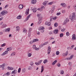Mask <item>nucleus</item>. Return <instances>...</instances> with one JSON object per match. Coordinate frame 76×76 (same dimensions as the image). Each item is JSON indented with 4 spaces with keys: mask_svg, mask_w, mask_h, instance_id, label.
I'll return each instance as SVG.
<instances>
[{
    "mask_svg": "<svg viewBox=\"0 0 76 76\" xmlns=\"http://www.w3.org/2000/svg\"><path fill=\"white\" fill-rule=\"evenodd\" d=\"M66 36L67 37L69 36V32H66Z\"/></svg>",
    "mask_w": 76,
    "mask_h": 76,
    "instance_id": "603ef678",
    "label": "nucleus"
},
{
    "mask_svg": "<svg viewBox=\"0 0 76 76\" xmlns=\"http://www.w3.org/2000/svg\"><path fill=\"white\" fill-rule=\"evenodd\" d=\"M47 63H48V59H46L44 60L43 63L44 64H46Z\"/></svg>",
    "mask_w": 76,
    "mask_h": 76,
    "instance_id": "6ab92c4d",
    "label": "nucleus"
},
{
    "mask_svg": "<svg viewBox=\"0 0 76 76\" xmlns=\"http://www.w3.org/2000/svg\"><path fill=\"white\" fill-rule=\"evenodd\" d=\"M57 66L58 67H59L61 66V64H57Z\"/></svg>",
    "mask_w": 76,
    "mask_h": 76,
    "instance_id": "680f3d73",
    "label": "nucleus"
},
{
    "mask_svg": "<svg viewBox=\"0 0 76 76\" xmlns=\"http://www.w3.org/2000/svg\"><path fill=\"white\" fill-rule=\"evenodd\" d=\"M54 26L55 27H57L58 26V24L57 23H56L54 24Z\"/></svg>",
    "mask_w": 76,
    "mask_h": 76,
    "instance_id": "a18cd8bd",
    "label": "nucleus"
},
{
    "mask_svg": "<svg viewBox=\"0 0 76 76\" xmlns=\"http://www.w3.org/2000/svg\"><path fill=\"white\" fill-rule=\"evenodd\" d=\"M21 71V68H19L18 69V73H20V71Z\"/></svg>",
    "mask_w": 76,
    "mask_h": 76,
    "instance_id": "a19ab883",
    "label": "nucleus"
},
{
    "mask_svg": "<svg viewBox=\"0 0 76 76\" xmlns=\"http://www.w3.org/2000/svg\"><path fill=\"white\" fill-rule=\"evenodd\" d=\"M70 7H71L69 5L68 6H67V8L69 9L70 8Z\"/></svg>",
    "mask_w": 76,
    "mask_h": 76,
    "instance_id": "774afa93",
    "label": "nucleus"
},
{
    "mask_svg": "<svg viewBox=\"0 0 76 76\" xmlns=\"http://www.w3.org/2000/svg\"><path fill=\"white\" fill-rule=\"evenodd\" d=\"M73 57H74V55H71L69 58H66V60H70L73 58Z\"/></svg>",
    "mask_w": 76,
    "mask_h": 76,
    "instance_id": "423d86ee",
    "label": "nucleus"
},
{
    "mask_svg": "<svg viewBox=\"0 0 76 76\" xmlns=\"http://www.w3.org/2000/svg\"><path fill=\"white\" fill-rule=\"evenodd\" d=\"M31 17V14H30L28 17L26 18V21H27L28 19H29V18Z\"/></svg>",
    "mask_w": 76,
    "mask_h": 76,
    "instance_id": "b1692460",
    "label": "nucleus"
},
{
    "mask_svg": "<svg viewBox=\"0 0 76 76\" xmlns=\"http://www.w3.org/2000/svg\"><path fill=\"white\" fill-rule=\"evenodd\" d=\"M42 60H41L40 61H39L38 63L40 64L42 63Z\"/></svg>",
    "mask_w": 76,
    "mask_h": 76,
    "instance_id": "052dcab7",
    "label": "nucleus"
},
{
    "mask_svg": "<svg viewBox=\"0 0 76 76\" xmlns=\"http://www.w3.org/2000/svg\"><path fill=\"white\" fill-rule=\"evenodd\" d=\"M7 50L8 51H10L12 50V48H7Z\"/></svg>",
    "mask_w": 76,
    "mask_h": 76,
    "instance_id": "72a5a7b5",
    "label": "nucleus"
},
{
    "mask_svg": "<svg viewBox=\"0 0 76 76\" xmlns=\"http://www.w3.org/2000/svg\"><path fill=\"white\" fill-rule=\"evenodd\" d=\"M57 62V60H55L54 62L52 63V65H55V64H56V62Z\"/></svg>",
    "mask_w": 76,
    "mask_h": 76,
    "instance_id": "cd10ccee",
    "label": "nucleus"
},
{
    "mask_svg": "<svg viewBox=\"0 0 76 76\" xmlns=\"http://www.w3.org/2000/svg\"><path fill=\"white\" fill-rule=\"evenodd\" d=\"M60 5L62 7H67V5L66 3H62L60 4Z\"/></svg>",
    "mask_w": 76,
    "mask_h": 76,
    "instance_id": "39448f33",
    "label": "nucleus"
},
{
    "mask_svg": "<svg viewBox=\"0 0 76 76\" xmlns=\"http://www.w3.org/2000/svg\"><path fill=\"white\" fill-rule=\"evenodd\" d=\"M10 28H6L5 30V32H9V31H10Z\"/></svg>",
    "mask_w": 76,
    "mask_h": 76,
    "instance_id": "5701e85b",
    "label": "nucleus"
},
{
    "mask_svg": "<svg viewBox=\"0 0 76 76\" xmlns=\"http://www.w3.org/2000/svg\"><path fill=\"white\" fill-rule=\"evenodd\" d=\"M65 21L66 23H67V22L69 21V19L67 18H66V19L65 20Z\"/></svg>",
    "mask_w": 76,
    "mask_h": 76,
    "instance_id": "5fc2aeb1",
    "label": "nucleus"
},
{
    "mask_svg": "<svg viewBox=\"0 0 76 76\" xmlns=\"http://www.w3.org/2000/svg\"><path fill=\"white\" fill-rule=\"evenodd\" d=\"M7 13H8V12L7 10H4L1 12L0 15H2V16H4V15H6Z\"/></svg>",
    "mask_w": 76,
    "mask_h": 76,
    "instance_id": "f03ea898",
    "label": "nucleus"
},
{
    "mask_svg": "<svg viewBox=\"0 0 76 76\" xmlns=\"http://www.w3.org/2000/svg\"><path fill=\"white\" fill-rule=\"evenodd\" d=\"M45 28L43 26H40V28H39V30L41 31V30H43Z\"/></svg>",
    "mask_w": 76,
    "mask_h": 76,
    "instance_id": "412c9836",
    "label": "nucleus"
},
{
    "mask_svg": "<svg viewBox=\"0 0 76 76\" xmlns=\"http://www.w3.org/2000/svg\"><path fill=\"white\" fill-rule=\"evenodd\" d=\"M31 3L32 4H35L37 3V0H31Z\"/></svg>",
    "mask_w": 76,
    "mask_h": 76,
    "instance_id": "2eb2a0df",
    "label": "nucleus"
},
{
    "mask_svg": "<svg viewBox=\"0 0 76 76\" xmlns=\"http://www.w3.org/2000/svg\"><path fill=\"white\" fill-rule=\"evenodd\" d=\"M31 37V33L29 32L28 34V37Z\"/></svg>",
    "mask_w": 76,
    "mask_h": 76,
    "instance_id": "e2e57ef3",
    "label": "nucleus"
},
{
    "mask_svg": "<svg viewBox=\"0 0 76 76\" xmlns=\"http://www.w3.org/2000/svg\"><path fill=\"white\" fill-rule=\"evenodd\" d=\"M54 34H57L58 32V29L55 30L53 31Z\"/></svg>",
    "mask_w": 76,
    "mask_h": 76,
    "instance_id": "f3484780",
    "label": "nucleus"
},
{
    "mask_svg": "<svg viewBox=\"0 0 76 76\" xmlns=\"http://www.w3.org/2000/svg\"><path fill=\"white\" fill-rule=\"evenodd\" d=\"M1 67L3 68L5 66H6V64H4L2 65H1Z\"/></svg>",
    "mask_w": 76,
    "mask_h": 76,
    "instance_id": "58836bf2",
    "label": "nucleus"
},
{
    "mask_svg": "<svg viewBox=\"0 0 76 76\" xmlns=\"http://www.w3.org/2000/svg\"><path fill=\"white\" fill-rule=\"evenodd\" d=\"M42 4L44 5V6H46V4H47V2L45 1Z\"/></svg>",
    "mask_w": 76,
    "mask_h": 76,
    "instance_id": "49530a36",
    "label": "nucleus"
},
{
    "mask_svg": "<svg viewBox=\"0 0 76 76\" xmlns=\"http://www.w3.org/2000/svg\"><path fill=\"white\" fill-rule=\"evenodd\" d=\"M30 65L31 66H33V65H34V63L32 61H31L30 63Z\"/></svg>",
    "mask_w": 76,
    "mask_h": 76,
    "instance_id": "c9c22d12",
    "label": "nucleus"
},
{
    "mask_svg": "<svg viewBox=\"0 0 76 76\" xmlns=\"http://www.w3.org/2000/svg\"><path fill=\"white\" fill-rule=\"evenodd\" d=\"M54 2L52 1L51 2H49L48 3V5H52V4H54Z\"/></svg>",
    "mask_w": 76,
    "mask_h": 76,
    "instance_id": "c756f323",
    "label": "nucleus"
},
{
    "mask_svg": "<svg viewBox=\"0 0 76 76\" xmlns=\"http://www.w3.org/2000/svg\"><path fill=\"white\" fill-rule=\"evenodd\" d=\"M26 71V68H23L22 69V72L23 73H25V72Z\"/></svg>",
    "mask_w": 76,
    "mask_h": 76,
    "instance_id": "a878e982",
    "label": "nucleus"
},
{
    "mask_svg": "<svg viewBox=\"0 0 76 76\" xmlns=\"http://www.w3.org/2000/svg\"><path fill=\"white\" fill-rule=\"evenodd\" d=\"M41 23V20H39V21L37 23V24L39 25V24H40Z\"/></svg>",
    "mask_w": 76,
    "mask_h": 76,
    "instance_id": "09e8293b",
    "label": "nucleus"
},
{
    "mask_svg": "<svg viewBox=\"0 0 76 76\" xmlns=\"http://www.w3.org/2000/svg\"><path fill=\"white\" fill-rule=\"evenodd\" d=\"M33 42H37L38 41H39V40L37 39H33Z\"/></svg>",
    "mask_w": 76,
    "mask_h": 76,
    "instance_id": "473e14b6",
    "label": "nucleus"
},
{
    "mask_svg": "<svg viewBox=\"0 0 76 76\" xmlns=\"http://www.w3.org/2000/svg\"><path fill=\"white\" fill-rule=\"evenodd\" d=\"M76 35L75 34H73L72 35V40L74 41L76 39V37H75Z\"/></svg>",
    "mask_w": 76,
    "mask_h": 76,
    "instance_id": "9d476101",
    "label": "nucleus"
},
{
    "mask_svg": "<svg viewBox=\"0 0 76 76\" xmlns=\"http://www.w3.org/2000/svg\"><path fill=\"white\" fill-rule=\"evenodd\" d=\"M29 8L26 10V11L25 12V13H26V15L28 14V13H29Z\"/></svg>",
    "mask_w": 76,
    "mask_h": 76,
    "instance_id": "a211bd4d",
    "label": "nucleus"
},
{
    "mask_svg": "<svg viewBox=\"0 0 76 76\" xmlns=\"http://www.w3.org/2000/svg\"><path fill=\"white\" fill-rule=\"evenodd\" d=\"M9 6V5L8 4H7L5 6V8H7V7H8Z\"/></svg>",
    "mask_w": 76,
    "mask_h": 76,
    "instance_id": "69168bd1",
    "label": "nucleus"
},
{
    "mask_svg": "<svg viewBox=\"0 0 76 76\" xmlns=\"http://www.w3.org/2000/svg\"><path fill=\"white\" fill-rule=\"evenodd\" d=\"M35 64L37 66H39V64H40L39 63V62H38V63H37V62H36V63H35Z\"/></svg>",
    "mask_w": 76,
    "mask_h": 76,
    "instance_id": "4d7b16f0",
    "label": "nucleus"
},
{
    "mask_svg": "<svg viewBox=\"0 0 76 76\" xmlns=\"http://www.w3.org/2000/svg\"><path fill=\"white\" fill-rule=\"evenodd\" d=\"M10 72H8L7 73H5L3 75V76H9V75H10Z\"/></svg>",
    "mask_w": 76,
    "mask_h": 76,
    "instance_id": "4468645a",
    "label": "nucleus"
},
{
    "mask_svg": "<svg viewBox=\"0 0 76 76\" xmlns=\"http://www.w3.org/2000/svg\"><path fill=\"white\" fill-rule=\"evenodd\" d=\"M18 7L20 9H22L23 7V6L22 4H21L19 5Z\"/></svg>",
    "mask_w": 76,
    "mask_h": 76,
    "instance_id": "ddd939ff",
    "label": "nucleus"
},
{
    "mask_svg": "<svg viewBox=\"0 0 76 76\" xmlns=\"http://www.w3.org/2000/svg\"><path fill=\"white\" fill-rule=\"evenodd\" d=\"M66 23H66V21L65 20L63 22V25H66Z\"/></svg>",
    "mask_w": 76,
    "mask_h": 76,
    "instance_id": "13d9d810",
    "label": "nucleus"
},
{
    "mask_svg": "<svg viewBox=\"0 0 76 76\" xmlns=\"http://www.w3.org/2000/svg\"><path fill=\"white\" fill-rule=\"evenodd\" d=\"M6 45V43H4L3 44H2L1 45V47H4V46H5V45Z\"/></svg>",
    "mask_w": 76,
    "mask_h": 76,
    "instance_id": "3c124183",
    "label": "nucleus"
},
{
    "mask_svg": "<svg viewBox=\"0 0 76 76\" xmlns=\"http://www.w3.org/2000/svg\"><path fill=\"white\" fill-rule=\"evenodd\" d=\"M16 73H17V70H15L12 72V74H16Z\"/></svg>",
    "mask_w": 76,
    "mask_h": 76,
    "instance_id": "4be33fe9",
    "label": "nucleus"
},
{
    "mask_svg": "<svg viewBox=\"0 0 76 76\" xmlns=\"http://www.w3.org/2000/svg\"><path fill=\"white\" fill-rule=\"evenodd\" d=\"M26 29H24L23 30V33H26Z\"/></svg>",
    "mask_w": 76,
    "mask_h": 76,
    "instance_id": "8fccbe9b",
    "label": "nucleus"
},
{
    "mask_svg": "<svg viewBox=\"0 0 76 76\" xmlns=\"http://www.w3.org/2000/svg\"><path fill=\"white\" fill-rule=\"evenodd\" d=\"M38 10H39V12H42L43 10V9L41 8H38L37 9Z\"/></svg>",
    "mask_w": 76,
    "mask_h": 76,
    "instance_id": "2f4dec72",
    "label": "nucleus"
},
{
    "mask_svg": "<svg viewBox=\"0 0 76 76\" xmlns=\"http://www.w3.org/2000/svg\"><path fill=\"white\" fill-rule=\"evenodd\" d=\"M22 18V16L20 15H19L16 18L17 19H21V18Z\"/></svg>",
    "mask_w": 76,
    "mask_h": 76,
    "instance_id": "bb28decb",
    "label": "nucleus"
},
{
    "mask_svg": "<svg viewBox=\"0 0 76 76\" xmlns=\"http://www.w3.org/2000/svg\"><path fill=\"white\" fill-rule=\"evenodd\" d=\"M30 51L31 50H29L27 52V56L29 57H31V56H32V54L30 53Z\"/></svg>",
    "mask_w": 76,
    "mask_h": 76,
    "instance_id": "0eeeda50",
    "label": "nucleus"
},
{
    "mask_svg": "<svg viewBox=\"0 0 76 76\" xmlns=\"http://www.w3.org/2000/svg\"><path fill=\"white\" fill-rule=\"evenodd\" d=\"M45 25H48V26H51V23L50 22L46 21L45 23Z\"/></svg>",
    "mask_w": 76,
    "mask_h": 76,
    "instance_id": "9b49d317",
    "label": "nucleus"
},
{
    "mask_svg": "<svg viewBox=\"0 0 76 76\" xmlns=\"http://www.w3.org/2000/svg\"><path fill=\"white\" fill-rule=\"evenodd\" d=\"M7 25L5 24H3L1 26V28H5L6 27H7Z\"/></svg>",
    "mask_w": 76,
    "mask_h": 76,
    "instance_id": "dca6fc26",
    "label": "nucleus"
},
{
    "mask_svg": "<svg viewBox=\"0 0 76 76\" xmlns=\"http://www.w3.org/2000/svg\"><path fill=\"white\" fill-rule=\"evenodd\" d=\"M34 41H31L30 42V44H33L34 43Z\"/></svg>",
    "mask_w": 76,
    "mask_h": 76,
    "instance_id": "6e6d98bb",
    "label": "nucleus"
},
{
    "mask_svg": "<svg viewBox=\"0 0 76 76\" xmlns=\"http://www.w3.org/2000/svg\"><path fill=\"white\" fill-rule=\"evenodd\" d=\"M33 48L35 50H37V51H38L39 50V48H37L36 47V45H33Z\"/></svg>",
    "mask_w": 76,
    "mask_h": 76,
    "instance_id": "7ed1b4c3",
    "label": "nucleus"
},
{
    "mask_svg": "<svg viewBox=\"0 0 76 76\" xmlns=\"http://www.w3.org/2000/svg\"><path fill=\"white\" fill-rule=\"evenodd\" d=\"M32 11L34 13H35L36 12H37V8H35L33 9Z\"/></svg>",
    "mask_w": 76,
    "mask_h": 76,
    "instance_id": "393cba45",
    "label": "nucleus"
},
{
    "mask_svg": "<svg viewBox=\"0 0 76 76\" xmlns=\"http://www.w3.org/2000/svg\"><path fill=\"white\" fill-rule=\"evenodd\" d=\"M7 69L9 70H13V67H12L8 66Z\"/></svg>",
    "mask_w": 76,
    "mask_h": 76,
    "instance_id": "f8f14e48",
    "label": "nucleus"
},
{
    "mask_svg": "<svg viewBox=\"0 0 76 76\" xmlns=\"http://www.w3.org/2000/svg\"><path fill=\"white\" fill-rule=\"evenodd\" d=\"M8 54V51L7 50L5 52H4L1 55V56H4L6 54Z\"/></svg>",
    "mask_w": 76,
    "mask_h": 76,
    "instance_id": "6e6552de",
    "label": "nucleus"
},
{
    "mask_svg": "<svg viewBox=\"0 0 76 76\" xmlns=\"http://www.w3.org/2000/svg\"><path fill=\"white\" fill-rule=\"evenodd\" d=\"M44 66H42L41 67V73H42V72L44 71Z\"/></svg>",
    "mask_w": 76,
    "mask_h": 76,
    "instance_id": "7c9ffc66",
    "label": "nucleus"
},
{
    "mask_svg": "<svg viewBox=\"0 0 76 76\" xmlns=\"http://www.w3.org/2000/svg\"><path fill=\"white\" fill-rule=\"evenodd\" d=\"M68 54V51H67L66 52V53H63L62 54V55L63 56H64H64H67V55Z\"/></svg>",
    "mask_w": 76,
    "mask_h": 76,
    "instance_id": "aec40b11",
    "label": "nucleus"
},
{
    "mask_svg": "<svg viewBox=\"0 0 76 76\" xmlns=\"http://www.w3.org/2000/svg\"><path fill=\"white\" fill-rule=\"evenodd\" d=\"M40 32L42 33H44V30H40Z\"/></svg>",
    "mask_w": 76,
    "mask_h": 76,
    "instance_id": "864d4df0",
    "label": "nucleus"
},
{
    "mask_svg": "<svg viewBox=\"0 0 76 76\" xmlns=\"http://www.w3.org/2000/svg\"><path fill=\"white\" fill-rule=\"evenodd\" d=\"M53 17L52 16H51L50 17V22H51L52 21H53Z\"/></svg>",
    "mask_w": 76,
    "mask_h": 76,
    "instance_id": "e433bc0d",
    "label": "nucleus"
},
{
    "mask_svg": "<svg viewBox=\"0 0 76 76\" xmlns=\"http://www.w3.org/2000/svg\"><path fill=\"white\" fill-rule=\"evenodd\" d=\"M44 46V45L43 44H42L39 46V47L40 48H42V47H43V46Z\"/></svg>",
    "mask_w": 76,
    "mask_h": 76,
    "instance_id": "f704fd0d",
    "label": "nucleus"
},
{
    "mask_svg": "<svg viewBox=\"0 0 76 76\" xmlns=\"http://www.w3.org/2000/svg\"><path fill=\"white\" fill-rule=\"evenodd\" d=\"M16 31H19V30L20 29V28L19 27V26H18L16 27Z\"/></svg>",
    "mask_w": 76,
    "mask_h": 76,
    "instance_id": "c85d7f7f",
    "label": "nucleus"
},
{
    "mask_svg": "<svg viewBox=\"0 0 76 76\" xmlns=\"http://www.w3.org/2000/svg\"><path fill=\"white\" fill-rule=\"evenodd\" d=\"M73 7V8L75 10V11H76V4L74 5Z\"/></svg>",
    "mask_w": 76,
    "mask_h": 76,
    "instance_id": "37998d69",
    "label": "nucleus"
},
{
    "mask_svg": "<svg viewBox=\"0 0 76 76\" xmlns=\"http://www.w3.org/2000/svg\"><path fill=\"white\" fill-rule=\"evenodd\" d=\"M60 72H61V74L63 75L64 73V71H63V70H61Z\"/></svg>",
    "mask_w": 76,
    "mask_h": 76,
    "instance_id": "79ce46f5",
    "label": "nucleus"
},
{
    "mask_svg": "<svg viewBox=\"0 0 76 76\" xmlns=\"http://www.w3.org/2000/svg\"><path fill=\"white\" fill-rule=\"evenodd\" d=\"M28 70H32V66H28Z\"/></svg>",
    "mask_w": 76,
    "mask_h": 76,
    "instance_id": "ea45409f",
    "label": "nucleus"
},
{
    "mask_svg": "<svg viewBox=\"0 0 76 76\" xmlns=\"http://www.w3.org/2000/svg\"><path fill=\"white\" fill-rule=\"evenodd\" d=\"M69 18L72 21H73V20H76V16L75 12H73L72 16L70 15Z\"/></svg>",
    "mask_w": 76,
    "mask_h": 76,
    "instance_id": "f257e3e1",
    "label": "nucleus"
},
{
    "mask_svg": "<svg viewBox=\"0 0 76 76\" xmlns=\"http://www.w3.org/2000/svg\"><path fill=\"white\" fill-rule=\"evenodd\" d=\"M48 43V42H45L44 44H43V45H46V44H47Z\"/></svg>",
    "mask_w": 76,
    "mask_h": 76,
    "instance_id": "0e129e2a",
    "label": "nucleus"
},
{
    "mask_svg": "<svg viewBox=\"0 0 76 76\" xmlns=\"http://www.w3.org/2000/svg\"><path fill=\"white\" fill-rule=\"evenodd\" d=\"M15 52H13L11 54V56H15Z\"/></svg>",
    "mask_w": 76,
    "mask_h": 76,
    "instance_id": "4c0bfd02",
    "label": "nucleus"
},
{
    "mask_svg": "<svg viewBox=\"0 0 76 76\" xmlns=\"http://www.w3.org/2000/svg\"><path fill=\"white\" fill-rule=\"evenodd\" d=\"M51 52V47L49 46L48 48V54H50Z\"/></svg>",
    "mask_w": 76,
    "mask_h": 76,
    "instance_id": "1a4fd4ad",
    "label": "nucleus"
},
{
    "mask_svg": "<svg viewBox=\"0 0 76 76\" xmlns=\"http://www.w3.org/2000/svg\"><path fill=\"white\" fill-rule=\"evenodd\" d=\"M57 18V17H54L53 18V19L54 20H55Z\"/></svg>",
    "mask_w": 76,
    "mask_h": 76,
    "instance_id": "bf43d9fd",
    "label": "nucleus"
},
{
    "mask_svg": "<svg viewBox=\"0 0 76 76\" xmlns=\"http://www.w3.org/2000/svg\"><path fill=\"white\" fill-rule=\"evenodd\" d=\"M63 35H64L63 34L61 33L60 35V37H61H61H63Z\"/></svg>",
    "mask_w": 76,
    "mask_h": 76,
    "instance_id": "c03bdc74",
    "label": "nucleus"
},
{
    "mask_svg": "<svg viewBox=\"0 0 76 76\" xmlns=\"http://www.w3.org/2000/svg\"><path fill=\"white\" fill-rule=\"evenodd\" d=\"M37 16L39 18V20H41L42 19V17L41 16V14H38Z\"/></svg>",
    "mask_w": 76,
    "mask_h": 76,
    "instance_id": "20e7f679",
    "label": "nucleus"
},
{
    "mask_svg": "<svg viewBox=\"0 0 76 76\" xmlns=\"http://www.w3.org/2000/svg\"><path fill=\"white\" fill-rule=\"evenodd\" d=\"M60 54V52L58 51H57L56 53V55H58Z\"/></svg>",
    "mask_w": 76,
    "mask_h": 76,
    "instance_id": "de8ad7c7",
    "label": "nucleus"
},
{
    "mask_svg": "<svg viewBox=\"0 0 76 76\" xmlns=\"http://www.w3.org/2000/svg\"><path fill=\"white\" fill-rule=\"evenodd\" d=\"M49 34L50 35H51V34H52V31H49Z\"/></svg>",
    "mask_w": 76,
    "mask_h": 76,
    "instance_id": "338daca9",
    "label": "nucleus"
}]
</instances>
